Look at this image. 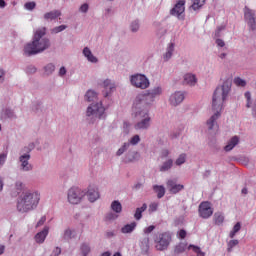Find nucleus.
Here are the masks:
<instances>
[{"label": "nucleus", "instance_id": "79ce46f5", "mask_svg": "<svg viewBox=\"0 0 256 256\" xmlns=\"http://www.w3.org/2000/svg\"><path fill=\"white\" fill-rule=\"evenodd\" d=\"M159 207V204L156 202H153L149 205V213H155Z\"/></svg>", "mask_w": 256, "mask_h": 256}, {"label": "nucleus", "instance_id": "37998d69", "mask_svg": "<svg viewBox=\"0 0 256 256\" xmlns=\"http://www.w3.org/2000/svg\"><path fill=\"white\" fill-rule=\"evenodd\" d=\"M45 71H46L47 75H51V73H53V71H55V65H53V64H48V65L45 67Z\"/></svg>", "mask_w": 256, "mask_h": 256}, {"label": "nucleus", "instance_id": "864d4df0", "mask_svg": "<svg viewBox=\"0 0 256 256\" xmlns=\"http://www.w3.org/2000/svg\"><path fill=\"white\" fill-rule=\"evenodd\" d=\"M160 157L162 159H165V157H169V151L167 149H164L161 151Z\"/></svg>", "mask_w": 256, "mask_h": 256}, {"label": "nucleus", "instance_id": "2eb2a0df", "mask_svg": "<svg viewBox=\"0 0 256 256\" xmlns=\"http://www.w3.org/2000/svg\"><path fill=\"white\" fill-rule=\"evenodd\" d=\"M86 195L90 203H95L99 199V191L95 186H89Z\"/></svg>", "mask_w": 256, "mask_h": 256}, {"label": "nucleus", "instance_id": "f8f14e48", "mask_svg": "<svg viewBox=\"0 0 256 256\" xmlns=\"http://www.w3.org/2000/svg\"><path fill=\"white\" fill-rule=\"evenodd\" d=\"M244 17H245V21L249 25L250 29L252 31H255V29H256L255 12H253V10H251L249 8H245Z\"/></svg>", "mask_w": 256, "mask_h": 256}, {"label": "nucleus", "instance_id": "9d476101", "mask_svg": "<svg viewBox=\"0 0 256 256\" xmlns=\"http://www.w3.org/2000/svg\"><path fill=\"white\" fill-rule=\"evenodd\" d=\"M170 13L181 20L185 19V0H178Z\"/></svg>", "mask_w": 256, "mask_h": 256}, {"label": "nucleus", "instance_id": "bf43d9fd", "mask_svg": "<svg viewBox=\"0 0 256 256\" xmlns=\"http://www.w3.org/2000/svg\"><path fill=\"white\" fill-rule=\"evenodd\" d=\"M179 237L180 239H185L187 237V232L185 230H180Z\"/></svg>", "mask_w": 256, "mask_h": 256}, {"label": "nucleus", "instance_id": "f03ea898", "mask_svg": "<svg viewBox=\"0 0 256 256\" xmlns=\"http://www.w3.org/2000/svg\"><path fill=\"white\" fill-rule=\"evenodd\" d=\"M46 29L41 28L36 30L34 33L33 41L32 43H28L24 47V53L25 55H28V57H31V55H37L38 53H43L46 49H49L51 47V42L45 37Z\"/></svg>", "mask_w": 256, "mask_h": 256}, {"label": "nucleus", "instance_id": "8fccbe9b", "mask_svg": "<svg viewBox=\"0 0 256 256\" xmlns=\"http://www.w3.org/2000/svg\"><path fill=\"white\" fill-rule=\"evenodd\" d=\"M71 235H73V231H71L70 229L66 230L64 232V239H71Z\"/></svg>", "mask_w": 256, "mask_h": 256}, {"label": "nucleus", "instance_id": "5fc2aeb1", "mask_svg": "<svg viewBox=\"0 0 256 256\" xmlns=\"http://www.w3.org/2000/svg\"><path fill=\"white\" fill-rule=\"evenodd\" d=\"M223 30H225V26H220V27H218L217 28V31H216V33H215V37H220L221 35V32L223 31Z\"/></svg>", "mask_w": 256, "mask_h": 256}, {"label": "nucleus", "instance_id": "20e7f679", "mask_svg": "<svg viewBox=\"0 0 256 256\" xmlns=\"http://www.w3.org/2000/svg\"><path fill=\"white\" fill-rule=\"evenodd\" d=\"M163 93L161 87H155L152 90H149L147 93L139 94L135 99V105H150L155 101V97H159Z\"/></svg>", "mask_w": 256, "mask_h": 256}, {"label": "nucleus", "instance_id": "0e129e2a", "mask_svg": "<svg viewBox=\"0 0 256 256\" xmlns=\"http://www.w3.org/2000/svg\"><path fill=\"white\" fill-rule=\"evenodd\" d=\"M5 77V71H3V69L0 68V81H3Z\"/></svg>", "mask_w": 256, "mask_h": 256}, {"label": "nucleus", "instance_id": "aec40b11", "mask_svg": "<svg viewBox=\"0 0 256 256\" xmlns=\"http://www.w3.org/2000/svg\"><path fill=\"white\" fill-rule=\"evenodd\" d=\"M239 144V137L234 136L229 141L228 144L224 147V151H232Z\"/></svg>", "mask_w": 256, "mask_h": 256}, {"label": "nucleus", "instance_id": "4be33fe9", "mask_svg": "<svg viewBox=\"0 0 256 256\" xmlns=\"http://www.w3.org/2000/svg\"><path fill=\"white\" fill-rule=\"evenodd\" d=\"M135 227H137V222L126 224L124 227L121 228V233H133V231H135Z\"/></svg>", "mask_w": 256, "mask_h": 256}, {"label": "nucleus", "instance_id": "603ef678", "mask_svg": "<svg viewBox=\"0 0 256 256\" xmlns=\"http://www.w3.org/2000/svg\"><path fill=\"white\" fill-rule=\"evenodd\" d=\"M80 11L82 13H87V11H89V4H83L81 7H80Z\"/></svg>", "mask_w": 256, "mask_h": 256}, {"label": "nucleus", "instance_id": "1a4fd4ad", "mask_svg": "<svg viewBox=\"0 0 256 256\" xmlns=\"http://www.w3.org/2000/svg\"><path fill=\"white\" fill-rule=\"evenodd\" d=\"M130 81L132 85L138 89H147L149 87V79H147V76L143 74H136L132 76Z\"/></svg>", "mask_w": 256, "mask_h": 256}, {"label": "nucleus", "instance_id": "a19ab883", "mask_svg": "<svg viewBox=\"0 0 256 256\" xmlns=\"http://www.w3.org/2000/svg\"><path fill=\"white\" fill-rule=\"evenodd\" d=\"M239 245V240H230L228 243V251H231L233 247H237Z\"/></svg>", "mask_w": 256, "mask_h": 256}, {"label": "nucleus", "instance_id": "338daca9", "mask_svg": "<svg viewBox=\"0 0 256 256\" xmlns=\"http://www.w3.org/2000/svg\"><path fill=\"white\" fill-rule=\"evenodd\" d=\"M5 253V246L0 245V255H3Z\"/></svg>", "mask_w": 256, "mask_h": 256}, {"label": "nucleus", "instance_id": "423d86ee", "mask_svg": "<svg viewBox=\"0 0 256 256\" xmlns=\"http://www.w3.org/2000/svg\"><path fill=\"white\" fill-rule=\"evenodd\" d=\"M136 117L140 119V121L134 125V129H136V131L149 129V127H151V116H149V111L142 110L140 112H136Z\"/></svg>", "mask_w": 256, "mask_h": 256}, {"label": "nucleus", "instance_id": "2f4dec72", "mask_svg": "<svg viewBox=\"0 0 256 256\" xmlns=\"http://www.w3.org/2000/svg\"><path fill=\"white\" fill-rule=\"evenodd\" d=\"M7 154H0V166L5 164ZM0 191H3V178L0 176Z\"/></svg>", "mask_w": 256, "mask_h": 256}, {"label": "nucleus", "instance_id": "c9c22d12", "mask_svg": "<svg viewBox=\"0 0 256 256\" xmlns=\"http://www.w3.org/2000/svg\"><path fill=\"white\" fill-rule=\"evenodd\" d=\"M80 249L83 256H87L89 253H91V247H89L87 244H82Z\"/></svg>", "mask_w": 256, "mask_h": 256}, {"label": "nucleus", "instance_id": "e2e57ef3", "mask_svg": "<svg viewBox=\"0 0 256 256\" xmlns=\"http://www.w3.org/2000/svg\"><path fill=\"white\" fill-rule=\"evenodd\" d=\"M16 188H17V191H21V189H23V183L17 182L16 183Z\"/></svg>", "mask_w": 256, "mask_h": 256}, {"label": "nucleus", "instance_id": "c85d7f7f", "mask_svg": "<svg viewBox=\"0 0 256 256\" xmlns=\"http://www.w3.org/2000/svg\"><path fill=\"white\" fill-rule=\"evenodd\" d=\"M86 101L91 103V101H95L97 99V93L93 90H88L85 95Z\"/></svg>", "mask_w": 256, "mask_h": 256}, {"label": "nucleus", "instance_id": "680f3d73", "mask_svg": "<svg viewBox=\"0 0 256 256\" xmlns=\"http://www.w3.org/2000/svg\"><path fill=\"white\" fill-rule=\"evenodd\" d=\"M142 244L145 245V247H149V237H145L142 240Z\"/></svg>", "mask_w": 256, "mask_h": 256}, {"label": "nucleus", "instance_id": "473e14b6", "mask_svg": "<svg viewBox=\"0 0 256 256\" xmlns=\"http://www.w3.org/2000/svg\"><path fill=\"white\" fill-rule=\"evenodd\" d=\"M187 161V155L186 154H180L179 157L175 161V165L181 166L183 163Z\"/></svg>", "mask_w": 256, "mask_h": 256}, {"label": "nucleus", "instance_id": "6ab92c4d", "mask_svg": "<svg viewBox=\"0 0 256 256\" xmlns=\"http://www.w3.org/2000/svg\"><path fill=\"white\" fill-rule=\"evenodd\" d=\"M83 55L90 63H97L98 61L97 57L93 55V52H91V49H89V47H85L83 49Z\"/></svg>", "mask_w": 256, "mask_h": 256}, {"label": "nucleus", "instance_id": "6e6552de", "mask_svg": "<svg viewBox=\"0 0 256 256\" xmlns=\"http://www.w3.org/2000/svg\"><path fill=\"white\" fill-rule=\"evenodd\" d=\"M85 197V192L81 191L79 188H71L68 191V201L72 205H77L81 203V200Z\"/></svg>", "mask_w": 256, "mask_h": 256}, {"label": "nucleus", "instance_id": "b1692460", "mask_svg": "<svg viewBox=\"0 0 256 256\" xmlns=\"http://www.w3.org/2000/svg\"><path fill=\"white\" fill-rule=\"evenodd\" d=\"M175 51V44L174 43H170L168 45L167 51L164 54V61H169V59L171 57H173V52Z\"/></svg>", "mask_w": 256, "mask_h": 256}, {"label": "nucleus", "instance_id": "72a5a7b5", "mask_svg": "<svg viewBox=\"0 0 256 256\" xmlns=\"http://www.w3.org/2000/svg\"><path fill=\"white\" fill-rule=\"evenodd\" d=\"M104 89L106 91L112 92L113 89H115V84L111 83V80H105L104 81Z\"/></svg>", "mask_w": 256, "mask_h": 256}, {"label": "nucleus", "instance_id": "4468645a", "mask_svg": "<svg viewBox=\"0 0 256 256\" xmlns=\"http://www.w3.org/2000/svg\"><path fill=\"white\" fill-rule=\"evenodd\" d=\"M29 159H31V155L29 154H24L20 156L19 161L21 163L22 171H31V169H33V166L29 164Z\"/></svg>", "mask_w": 256, "mask_h": 256}, {"label": "nucleus", "instance_id": "774afa93", "mask_svg": "<svg viewBox=\"0 0 256 256\" xmlns=\"http://www.w3.org/2000/svg\"><path fill=\"white\" fill-rule=\"evenodd\" d=\"M101 256H111V252H104Z\"/></svg>", "mask_w": 256, "mask_h": 256}, {"label": "nucleus", "instance_id": "5701e85b", "mask_svg": "<svg viewBox=\"0 0 256 256\" xmlns=\"http://www.w3.org/2000/svg\"><path fill=\"white\" fill-rule=\"evenodd\" d=\"M144 211H147V204L145 203L142 205V207L136 209V212L134 214V218L136 219V221L141 220Z\"/></svg>", "mask_w": 256, "mask_h": 256}, {"label": "nucleus", "instance_id": "052dcab7", "mask_svg": "<svg viewBox=\"0 0 256 256\" xmlns=\"http://www.w3.org/2000/svg\"><path fill=\"white\" fill-rule=\"evenodd\" d=\"M67 73V69H65V67H61L59 70V76L63 77V75H65Z\"/></svg>", "mask_w": 256, "mask_h": 256}, {"label": "nucleus", "instance_id": "7c9ffc66", "mask_svg": "<svg viewBox=\"0 0 256 256\" xmlns=\"http://www.w3.org/2000/svg\"><path fill=\"white\" fill-rule=\"evenodd\" d=\"M239 231H241V223L240 222H238L234 225L233 230L229 234L230 239H233L235 237V235H237V233H239Z\"/></svg>", "mask_w": 256, "mask_h": 256}, {"label": "nucleus", "instance_id": "09e8293b", "mask_svg": "<svg viewBox=\"0 0 256 256\" xmlns=\"http://www.w3.org/2000/svg\"><path fill=\"white\" fill-rule=\"evenodd\" d=\"M153 231H155V226L154 225H150V226H148L144 229V233L146 235H149V233H153Z\"/></svg>", "mask_w": 256, "mask_h": 256}, {"label": "nucleus", "instance_id": "a18cd8bd", "mask_svg": "<svg viewBox=\"0 0 256 256\" xmlns=\"http://www.w3.org/2000/svg\"><path fill=\"white\" fill-rule=\"evenodd\" d=\"M139 141H141V138L139 137V135H134V136L130 139V144H131V145H137V143H139Z\"/></svg>", "mask_w": 256, "mask_h": 256}, {"label": "nucleus", "instance_id": "cd10ccee", "mask_svg": "<svg viewBox=\"0 0 256 256\" xmlns=\"http://www.w3.org/2000/svg\"><path fill=\"white\" fill-rule=\"evenodd\" d=\"M173 167V159L166 160L160 167V171L165 172L169 171Z\"/></svg>", "mask_w": 256, "mask_h": 256}, {"label": "nucleus", "instance_id": "ea45409f", "mask_svg": "<svg viewBox=\"0 0 256 256\" xmlns=\"http://www.w3.org/2000/svg\"><path fill=\"white\" fill-rule=\"evenodd\" d=\"M37 6L35 2H27L24 7L27 11H33V9Z\"/></svg>", "mask_w": 256, "mask_h": 256}, {"label": "nucleus", "instance_id": "bb28decb", "mask_svg": "<svg viewBox=\"0 0 256 256\" xmlns=\"http://www.w3.org/2000/svg\"><path fill=\"white\" fill-rule=\"evenodd\" d=\"M203 5H205V0H193L191 9H193V11H199Z\"/></svg>", "mask_w": 256, "mask_h": 256}, {"label": "nucleus", "instance_id": "dca6fc26", "mask_svg": "<svg viewBox=\"0 0 256 256\" xmlns=\"http://www.w3.org/2000/svg\"><path fill=\"white\" fill-rule=\"evenodd\" d=\"M184 99H185V94H183V92H175L170 96V103L174 107H177L179 103H183Z\"/></svg>", "mask_w": 256, "mask_h": 256}, {"label": "nucleus", "instance_id": "de8ad7c7", "mask_svg": "<svg viewBox=\"0 0 256 256\" xmlns=\"http://www.w3.org/2000/svg\"><path fill=\"white\" fill-rule=\"evenodd\" d=\"M130 28H131V31H133V33H135V31H139V22L137 21L132 22Z\"/></svg>", "mask_w": 256, "mask_h": 256}, {"label": "nucleus", "instance_id": "4c0bfd02", "mask_svg": "<svg viewBox=\"0 0 256 256\" xmlns=\"http://www.w3.org/2000/svg\"><path fill=\"white\" fill-rule=\"evenodd\" d=\"M129 143H124V145L118 149V151L116 152V155L121 156L122 154L125 153V151H127V149H129Z\"/></svg>", "mask_w": 256, "mask_h": 256}, {"label": "nucleus", "instance_id": "58836bf2", "mask_svg": "<svg viewBox=\"0 0 256 256\" xmlns=\"http://www.w3.org/2000/svg\"><path fill=\"white\" fill-rule=\"evenodd\" d=\"M13 117H15V114L12 112L11 109L4 110V119H13Z\"/></svg>", "mask_w": 256, "mask_h": 256}, {"label": "nucleus", "instance_id": "4d7b16f0", "mask_svg": "<svg viewBox=\"0 0 256 256\" xmlns=\"http://www.w3.org/2000/svg\"><path fill=\"white\" fill-rule=\"evenodd\" d=\"M59 255H61V248L56 247V248L54 249V251H53L52 256H59Z\"/></svg>", "mask_w": 256, "mask_h": 256}, {"label": "nucleus", "instance_id": "393cba45", "mask_svg": "<svg viewBox=\"0 0 256 256\" xmlns=\"http://www.w3.org/2000/svg\"><path fill=\"white\" fill-rule=\"evenodd\" d=\"M153 189H154L155 193H157L158 199L165 197V187L159 186V185H154Z\"/></svg>", "mask_w": 256, "mask_h": 256}, {"label": "nucleus", "instance_id": "f257e3e1", "mask_svg": "<svg viewBox=\"0 0 256 256\" xmlns=\"http://www.w3.org/2000/svg\"><path fill=\"white\" fill-rule=\"evenodd\" d=\"M229 91H231V84L229 82H224L222 86H219L214 91V95L212 98V109L215 112L214 115L207 121V126L209 131L212 129H218V125L216 123L217 119L221 117V111L223 109V103H225V99L229 96Z\"/></svg>", "mask_w": 256, "mask_h": 256}, {"label": "nucleus", "instance_id": "c03bdc74", "mask_svg": "<svg viewBox=\"0 0 256 256\" xmlns=\"http://www.w3.org/2000/svg\"><path fill=\"white\" fill-rule=\"evenodd\" d=\"M65 29H67L66 25H60V26L55 27L52 30V33H61V31H65Z\"/></svg>", "mask_w": 256, "mask_h": 256}, {"label": "nucleus", "instance_id": "49530a36", "mask_svg": "<svg viewBox=\"0 0 256 256\" xmlns=\"http://www.w3.org/2000/svg\"><path fill=\"white\" fill-rule=\"evenodd\" d=\"M244 95L247 99L246 107L249 109L251 107V92H246Z\"/></svg>", "mask_w": 256, "mask_h": 256}, {"label": "nucleus", "instance_id": "ddd939ff", "mask_svg": "<svg viewBox=\"0 0 256 256\" xmlns=\"http://www.w3.org/2000/svg\"><path fill=\"white\" fill-rule=\"evenodd\" d=\"M167 189H169L170 193H173L175 195L179 193V191H183V189H185V186L177 184L175 180H168Z\"/></svg>", "mask_w": 256, "mask_h": 256}, {"label": "nucleus", "instance_id": "f3484780", "mask_svg": "<svg viewBox=\"0 0 256 256\" xmlns=\"http://www.w3.org/2000/svg\"><path fill=\"white\" fill-rule=\"evenodd\" d=\"M184 85H189L190 87H193L197 84V77L195 74L187 73L184 75Z\"/></svg>", "mask_w": 256, "mask_h": 256}, {"label": "nucleus", "instance_id": "69168bd1", "mask_svg": "<svg viewBox=\"0 0 256 256\" xmlns=\"http://www.w3.org/2000/svg\"><path fill=\"white\" fill-rule=\"evenodd\" d=\"M6 5L7 3H5V0H0V9L5 8Z\"/></svg>", "mask_w": 256, "mask_h": 256}, {"label": "nucleus", "instance_id": "6e6d98bb", "mask_svg": "<svg viewBox=\"0 0 256 256\" xmlns=\"http://www.w3.org/2000/svg\"><path fill=\"white\" fill-rule=\"evenodd\" d=\"M113 219H117V216H115V214H113V213L107 214V216H106L107 221H111Z\"/></svg>", "mask_w": 256, "mask_h": 256}, {"label": "nucleus", "instance_id": "f704fd0d", "mask_svg": "<svg viewBox=\"0 0 256 256\" xmlns=\"http://www.w3.org/2000/svg\"><path fill=\"white\" fill-rule=\"evenodd\" d=\"M189 249H192L194 253H197V256H205V252L201 251V248H199V246L190 245Z\"/></svg>", "mask_w": 256, "mask_h": 256}, {"label": "nucleus", "instance_id": "c756f323", "mask_svg": "<svg viewBox=\"0 0 256 256\" xmlns=\"http://www.w3.org/2000/svg\"><path fill=\"white\" fill-rule=\"evenodd\" d=\"M223 221H225V216H223V214H221L219 212L214 214L215 225H223Z\"/></svg>", "mask_w": 256, "mask_h": 256}, {"label": "nucleus", "instance_id": "a878e982", "mask_svg": "<svg viewBox=\"0 0 256 256\" xmlns=\"http://www.w3.org/2000/svg\"><path fill=\"white\" fill-rule=\"evenodd\" d=\"M111 209L114 213H121L123 211V206L120 201L115 200L111 204Z\"/></svg>", "mask_w": 256, "mask_h": 256}, {"label": "nucleus", "instance_id": "412c9836", "mask_svg": "<svg viewBox=\"0 0 256 256\" xmlns=\"http://www.w3.org/2000/svg\"><path fill=\"white\" fill-rule=\"evenodd\" d=\"M57 17H61V11L59 10H53L44 14V19L46 21H49V19L53 21V19H57Z\"/></svg>", "mask_w": 256, "mask_h": 256}, {"label": "nucleus", "instance_id": "39448f33", "mask_svg": "<svg viewBox=\"0 0 256 256\" xmlns=\"http://www.w3.org/2000/svg\"><path fill=\"white\" fill-rule=\"evenodd\" d=\"M172 237L170 232L158 233L154 238L157 251H165L171 245Z\"/></svg>", "mask_w": 256, "mask_h": 256}, {"label": "nucleus", "instance_id": "e433bc0d", "mask_svg": "<svg viewBox=\"0 0 256 256\" xmlns=\"http://www.w3.org/2000/svg\"><path fill=\"white\" fill-rule=\"evenodd\" d=\"M234 83L237 87H245L247 85V82L239 77L234 78Z\"/></svg>", "mask_w": 256, "mask_h": 256}, {"label": "nucleus", "instance_id": "3c124183", "mask_svg": "<svg viewBox=\"0 0 256 256\" xmlns=\"http://www.w3.org/2000/svg\"><path fill=\"white\" fill-rule=\"evenodd\" d=\"M45 221H47V218L45 216H42L38 221L36 227H41V225H44Z\"/></svg>", "mask_w": 256, "mask_h": 256}, {"label": "nucleus", "instance_id": "13d9d810", "mask_svg": "<svg viewBox=\"0 0 256 256\" xmlns=\"http://www.w3.org/2000/svg\"><path fill=\"white\" fill-rule=\"evenodd\" d=\"M216 45L218 47H225V41H223L221 39H216Z\"/></svg>", "mask_w": 256, "mask_h": 256}, {"label": "nucleus", "instance_id": "0eeeda50", "mask_svg": "<svg viewBox=\"0 0 256 256\" xmlns=\"http://www.w3.org/2000/svg\"><path fill=\"white\" fill-rule=\"evenodd\" d=\"M86 115L87 117H91V115H94L95 117H98V119H104L105 108L103 107V104L101 102L95 105H91L87 108Z\"/></svg>", "mask_w": 256, "mask_h": 256}, {"label": "nucleus", "instance_id": "a211bd4d", "mask_svg": "<svg viewBox=\"0 0 256 256\" xmlns=\"http://www.w3.org/2000/svg\"><path fill=\"white\" fill-rule=\"evenodd\" d=\"M47 235H49V228L48 227H44V229L41 232H38L35 235L36 243H44L45 239H47Z\"/></svg>", "mask_w": 256, "mask_h": 256}, {"label": "nucleus", "instance_id": "7ed1b4c3", "mask_svg": "<svg viewBox=\"0 0 256 256\" xmlns=\"http://www.w3.org/2000/svg\"><path fill=\"white\" fill-rule=\"evenodd\" d=\"M41 200V196L37 192H24L18 198L17 202V211L19 213H29V211H33L39 205V201Z\"/></svg>", "mask_w": 256, "mask_h": 256}, {"label": "nucleus", "instance_id": "9b49d317", "mask_svg": "<svg viewBox=\"0 0 256 256\" xmlns=\"http://www.w3.org/2000/svg\"><path fill=\"white\" fill-rule=\"evenodd\" d=\"M198 213L202 219H209V217L213 215V207H211V203L201 202L198 208Z\"/></svg>", "mask_w": 256, "mask_h": 256}]
</instances>
